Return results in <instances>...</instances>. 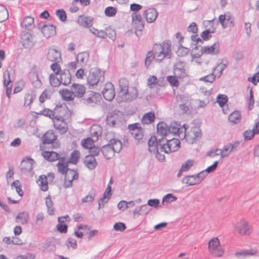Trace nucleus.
<instances>
[{"label":"nucleus","instance_id":"nucleus-33","mask_svg":"<svg viewBox=\"0 0 259 259\" xmlns=\"http://www.w3.org/2000/svg\"><path fill=\"white\" fill-rule=\"evenodd\" d=\"M47 177L45 175H41L39 177L37 183L41 190L46 191L48 190V182Z\"/></svg>","mask_w":259,"mask_h":259},{"label":"nucleus","instance_id":"nucleus-24","mask_svg":"<svg viewBox=\"0 0 259 259\" xmlns=\"http://www.w3.org/2000/svg\"><path fill=\"white\" fill-rule=\"evenodd\" d=\"M84 163L90 169H94L97 165V162L93 155H87L84 159Z\"/></svg>","mask_w":259,"mask_h":259},{"label":"nucleus","instance_id":"nucleus-18","mask_svg":"<svg viewBox=\"0 0 259 259\" xmlns=\"http://www.w3.org/2000/svg\"><path fill=\"white\" fill-rule=\"evenodd\" d=\"M219 20L224 28L231 27L234 25V19L229 14L220 15Z\"/></svg>","mask_w":259,"mask_h":259},{"label":"nucleus","instance_id":"nucleus-41","mask_svg":"<svg viewBox=\"0 0 259 259\" xmlns=\"http://www.w3.org/2000/svg\"><path fill=\"white\" fill-rule=\"evenodd\" d=\"M89 229L87 226L80 225L78 227L77 230L75 231V235L78 238H81L84 234L88 233Z\"/></svg>","mask_w":259,"mask_h":259},{"label":"nucleus","instance_id":"nucleus-55","mask_svg":"<svg viewBox=\"0 0 259 259\" xmlns=\"http://www.w3.org/2000/svg\"><path fill=\"white\" fill-rule=\"evenodd\" d=\"M49 78L50 83L53 87H58L61 83L60 79H59L55 74H51Z\"/></svg>","mask_w":259,"mask_h":259},{"label":"nucleus","instance_id":"nucleus-47","mask_svg":"<svg viewBox=\"0 0 259 259\" xmlns=\"http://www.w3.org/2000/svg\"><path fill=\"white\" fill-rule=\"evenodd\" d=\"M8 13L5 7L0 5V22L6 20L8 18Z\"/></svg>","mask_w":259,"mask_h":259},{"label":"nucleus","instance_id":"nucleus-46","mask_svg":"<svg viewBox=\"0 0 259 259\" xmlns=\"http://www.w3.org/2000/svg\"><path fill=\"white\" fill-rule=\"evenodd\" d=\"M22 39L23 46L28 47L32 43V36L30 33H25L23 35Z\"/></svg>","mask_w":259,"mask_h":259},{"label":"nucleus","instance_id":"nucleus-63","mask_svg":"<svg viewBox=\"0 0 259 259\" xmlns=\"http://www.w3.org/2000/svg\"><path fill=\"white\" fill-rule=\"evenodd\" d=\"M39 114L47 117H49L51 118H54V112L52 110L49 109H44V110H41Z\"/></svg>","mask_w":259,"mask_h":259},{"label":"nucleus","instance_id":"nucleus-39","mask_svg":"<svg viewBox=\"0 0 259 259\" xmlns=\"http://www.w3.org/2000/svg\"><path fill=\"white\" fill-rule=\"evenodd\" d=\"M155 118V114L153 112H148L144 115L142 122L143 124H150L153 122Z\"/></svg>","mask_w":259,"mask_h":259},{"label":"nucleus","instance_id":"nucleus-44","mask_svg":"<svg viewBox=\"0 0 259 259\" xmlns=\"http://www.w3.org/2000/svg\"><path fill=\"white\" fill-rule=\"evenodd\" d=\"M81 144L84 148L90 150L94 146V141L91 138H87L82 140Z\"/></svg>","mask_w":259,"mask_h":259},{"label":"nucleus","instance_id":"nucleus-16","mask_svg":"<svg viewBox=\"0 0 259 259\" xmlns=\"http://www.w3.org/2000/svg\"><path fill=\"white\" fill-rule=\"evenodd\" d=\"M71 90L75 97L78 98L83 97L86 92V88L82 84L74 83L72 84Z\"/></svg>","mask_w":259,"mask_h":259},{"label":"nucleus","instance_id":"nucleus-23","mask_svg":"<svg viewBox=\"0 0 259 259\" xmlns=\"http://www.w3.org/2000/svg\"><path fill=\"white\" fill-rule=\"evenodd\" d=\"M144 16L149 23L154 22L157 17V12L154 9H149L144 12Z\"/></svg>","mask_w":259,"mask_h":259},{"label":"nucleus","instance_id":"nucleus-40","mask_svg":"<svg viewBox=\"0 0 259 259\" xmlns=\"http://www.w3.org/2000/svg\"><path fill=\"white\" fill-rule=\"evenodd\" d=\"M183 181L189 186L196 185L200 182L199 178L194 176H187L184 178Z\"/></svg>","mask_w":259,"mask_h":259},{"label":"nucleus","instance_id":"nucleus-13","mask_svg":"<svg viewBox=\"0 0 259 259\" xmlns=\"http://www.w3.org/2000/svg\"><path fill=\"white\" fill-rule=\"evenodd\" d=\"M102 95L107 100L111 101L114 99L115 95L114 87L111 82H107L105 84Z\"/></svg>","mask_w":259,"mask_h":259},{"label":"nucleus","instance_id":"nucleus-51","mask_svg":"<svg viewBox=\"0 0 259 259\" xmlns=\"http://www.w3.org/2000/svg\"><path fill=\"white\" fill-rule=\"evenodd\" d=\"M256 253V251L254 249H250V250H242L240 252H237L235 253V255L237 256H239L240 255L242 256H245L247 255H254Z\"/></svg>","mask_w":259,"mask_h":259},{"label":"nucleus","instance_id":"nucleus-30","mask_svg":"<svg viewBox=\"0 0 259 259\" xmlns=\"http://www.w3.org/2000/svg\"><path fill=\"white\" fill-rule=\"evenodd\" d=\"M59 93L62 98L66 101H71L74 99V95L72 91H70L68 89H62L60 91Z\"/></svg>","mask_w":259,"mask_h":259},{"label":"nucleus","instance_id":"nucleus-25","mask_svg":"<svg viewBox=\"0 0 259 259\" xmlns=\"http://www.w3.org/2000/svg\"><path fill=\"white\" fill-rule=\"evenodd\" d=\"M157 134L162 136L165 137L170 134V130L167 125L164 122H160L157 125Z\"/></svg>","mask_w":259,"mask_h":259},{"label":"nucleus","instance_id":"nucleus-28","mask_svg":"<svg viewBox=\"0 0 259 259\" xmlns=\"http://www.w3.org/2000/svg\"><path fill=\"white\" fill-rule=\"evenodd\" d=\"M41 31L46 37H50L55 34V27L51 24L45 25L41 28Z\"/></svg>","mask_w":259,"mask_h":259},{"label":"nucleus","instance_id":"nucleus-42","mask_svg":"<svg viewBox=\"0 0 259 259\" xmlns=\"http://www.w3.org/2000/svg\"><path fill=\"white\" fill-rule=\"evenodd\" d=\"M203 55L202 47L200 49L198 47H195L193 50L192 53V60L197 62V59H199Z\"/></svg>","mask_w":259,"mask_h":259},{"label":"nucleus","instance_id":"nucleus-37","mask_svg":"<svg viewBox=\"0 0 259 259\" xmlns=\"http://www.w3.org/2000/svg\"><path fill=\"white\" fill-rule=\"evenodd\" d=\"M57 166L59 172L62 175H64L66 171L69 169L68 168V162L65 161L63 159H60L59 161L57 164Z\"/></svg>","mask_w":259,"mask_h":259},{"label":"nucleus","instance_id":"nucleus-52","mask_svg":"<svg viewBox=\"0 0 259 259\" xmlns=\"http://www.w3.org/2000/svg\"><path fill=\"white\" fill-rule=\"evenodd\" d=\"M105 32L107 34V37L111 39H114L116 37V31L111 26H107L105 28Z\"/></svg>","mask_w":259,"mask_h":259},{"label":"nucleus","instance_id":"nucleus-31","mask_svg":"<svg viewBox=\"0 0 259 259\" xmlns=\"http://www.w3.org/2000/svg\"><path fill=\"white\" fill-rule=\"evenodd\" d=\"M34 26V19L29 16L26 17L21 23V27L26 30L32 28Z\"/></svg>","mask_w":259,"mask_h":259},{"label":"nucleus","instance_id":"nucleus-10","mask_svg":"<svg viewBox=\"0 0 259 259\" xmlns=\"http://www.w3.org/2000/svg\"><path fill=\"white\" fill-rule=\"evenodd\" d=\"M202 136L200 127L195 125L192 126L190 130L185 133V137L188 142L193 143L199 139Z\"/></svg>","mask_w":259,"mask_h":259},{"label":"nucleus","instance_id":"nucleus-21","mask_svg":"<svg viewBox=\"0 0 259 259\" xmlns=\"http://www.w3.org/2000/svg\"><path fill=\"white\" fill-rule=\"evenodd\" d=\"M132 25L136 28V33L138 30H141L144 28V25L142 23V17L140 14L134 13L132 15Z\"/></svg>","mask_w":259,"mask_h":259},{"label":"nucleus","instance_id":"nucleus-6","mask_svg":"<svg viewBox=\"0 0 259 259\" xmlns=\"http://www.w3.org/2000/svg\"><path fill=\"white\" fill-rule=\"evenodd\" d=\"M234 231L239 235L249 236L252 233L251 225L245 220H241L234 227Z\"/></svg>","mask_w":259,"mask_h":259},{"label":"nucleus","instance_id":"nucleus-19","mask_svg":"<svg viewBox=\"0 0 259 259\" xmlns=\"http://www.w3.org/2000/svg\"><path fill=\"white\" fill-rule=\"evenodd\" d=\"M202 49L203 55H215L219 52V44L214 43L210 46H203Z\"/></svg>","mask_w":259,"mask_h":259},{"label":"nucleus","instance_id":"nucleus-48","mask_svg":"<svg viewBox=\"0 0 259 259\" xmlns=\"http://www.w3.org/2000/svg\"><path fill=\"white\" fill-rule=\"evenodd\" d=\"M167 81L169 84L175 87H178L179 85V81L178 77L176 76L169 75L166 77Z\"/></svg>","mask_w":259,"mask_h":259},{"label":"nucleus","instance_id":"nucleus-22","mask_svg":"<svg viewBox=\"0 0 259 259\" xmlns=\"http://www.w3.org/2000/svg\"><path fill=\"white\" fill-rule=\"evenodd\" d=\"M57 138V136L54 132L50 130L47 131L42 137V142L44 144H52L54 143Z\"/></svg>","mask_w":259,"mask_h":259},{"label":"nucleus","instance_id":"nucleus-60","mask_svg":"<svg viewBox=\"0 0 259 259\" xmlns=\"http://www.w3.org/2000/svg\"><path fill=\"white\" fill-rule=\"evenodd\" d=\"M33 96L31 94L27 93L24 96V105L29 106L33 102Z\"/></svg>","mask_w":259,"mask_h":259},{"label":"nucleus","instance_id":"nucleus-54","mask_svg":"<svg viewBox=\"0 0 259 259\" xmlns=\"http://www.w3.org/2000/svg\"><path fill=\"white\" fill-rule=\"evenodd\" d=\"M104 12L106 16L114 17L117 13V9L113 7H108L105 9Z\"/></svg>","mask_w":259,"mask_h":259},{"label":"nucleus","instance_id":"nucleus-14","mask_svg":"<svg viewBox=\"0 0 259 259\" xmlns=\"http://www.w3.org/2000/svg\"><path fill=\"white\" fill-rule=\"evenodd\" d=\"M11 188L12 189L16 190L19 195V197L16 199H14L10 196L8 197V199L10 202H11L13 204L17 203L20 200L23 195V192L21 189L20 182L18 180L14 181L11 185Z\"/></svg>","mask_w":259,"mask_h":259},{"label":"nucleus","instance_id":"nucleus-57","mask_svg":"<svg viewBox=\"0 0 259 259\" xmlns=\"http://www.w3.org/2000/svg\"><path fill=\"white\" fill-rule=\"evenodd\" d=\"M217 101L221 107H223L228 101L226 95L220 94L217 97Z\"/></svg>","mask_w":259,"mask_h":259},{"label":"nucleus","instance_id":"nucleus-49","mask_svg":"<svg viewBox=\"0 0 259 259\" xmlns=\"http://www.w3.org/2000/svg\"><path fill=\"white\" fill-rule=\"evenodd\" d=\"M90 31L92 33L99 37L103 38L107 37V34L105 32V30H99L95 28H92L90 29Z\"/></svg>","mask_w":259,"mask_h":259},{"label":"nucleus","instance_id":"nucleus-20","mask_svg":"<svg viewBox=\"0 0 259 259\" xmlns=\"http://www.w3.org/2000/svg\"><path fill=\"white\" fill-rule=\"evenodd\" d=\"M47 59L51 62H59L62 59L61 53L55 49H50L47 55Z\"/></svg>","mask_w":259,"mask_h":259},{"label":"nucleus","instance_id":"nucleus-58","mask_svg":"<svg viewBox=\"0 0 259 259\" xmlns=\"http://www.w3.org/2000/svg\"><path fill=\"white\" fill-rule=\"evenodd\" d=\"M8 80H7L6 79L4 80V83L7 88V90H6L7 95L8 97V98H10V94H11V92L12 85L11 84H10V83L11 82V80H10V74L9 72L8 73Z\"/></svg>","mask_w":259,"mask_h":259},{"label":"nucleus","instance_id":"nucleus-4","mask_svg":"<svg viewBox=\"0 0 259 259\" xmlns=\"http://www.w3.org/2000/svg\"><path fill=\"white\" fill-rule=\"evenodd\" d=\"M129 83L125 78H121L118 82V89L116 99L119 102H126L136 98L138 95L136 89L135 93H132L128 90Z\"/></svg>","mask_w":259,"mask_h":259},{"label":"nucleus","instance_id":"nucleus-9","mask_svg":"<svg viewBox=\"0 0 259 259\" xmlns=\"http://www.w3.org/2000/svg\"><path fill=\"white\" fill-rule=\"evenodd\" d=\"M104 78V73L99 69H91L87 77V83L90 85H97L99 81Z\"/></svg>","mask_w":259,"mask_h":259},{"label":"nucleus","instance_id":"nucleus-2","mask_svg":"<svg viewBox=\"0 0 259 259\" xmlns=\"http://www.w3.org/2000/svg\"><path fill=\"white\" fill-rule=\"evenodd\" d=\"M171 55V44L167 41L161 44H155L153 47V51L148 52L145 63L148 67L152 60L157 62L162 61L165 58H169Z\"/></svg>","mask_w":259,"mask_h":259},{"label":"nucleus","instance_id":"nucleus-32","mask_svg":"<svg viewBox=\"0 0 259 259\" xmlns=\"http://www.w3.org/2000/svg\"><path fill=\"white\" fill-rule=\"evenodd\" d=\"M229 121L233 124H238L241 120V114L240 112L235 111L231 113L229 116Z\"/></svg>","mask_w":259,"mask_h":259},{"label":"nucleus","instance_id":"nucleus-1","mask_svg":"<svg viewBox=\"0 0 259 259\" xmlns=\"http://www.w3.org/2000/svg\"><path fill=\"white\" fill-rule=\"evenodd\" d=\"M180 145V142L177 138H172L167 140L166 144H162L160 140L158 142L157 141L155 136L151 137L148 142L149 151L159 161H163L165 159L164 155L160 152L169 153L175 152L179 149Z\"/></svg>","mask_w":259,"mask_h":259},{"label":"nucleus","instance_id":"nucleus-7","mask_svg":"<svg viewBox=\"0 0 259 259\" xmlns=\"http://www.w3.org/2000/svg\"><path fill=\"white\" fill-rule=\"evenodd\" d=\"M208 249L210 253L214 256L221 257L224 253V249L217 237H214L209 241Z\"/></svg>","mask_w":259,"mask_h":259},{"label":"nucleus","instance_id":"nucleus-38","mask_svg":"<svg viewBox=\"0 0 259 259\" xmlns=\"http://www.w3.org/2000/svg\"><path fill=\"white\" fill-rule=\"evenodd\" d=\"M68 216L64 217H60L58 218L59 224L57 225V229L61 233H66L67 231V226L64 224V220H66L68 218Z\"/></svg>","mask_w":259,"mask_h":259},{"label":"nucleus","instance_id":"nucleus-56","mask_svg":"<svg viewBox=\"0 0 259 259\" xmlns=\"http://www.w3.org/2000/svg\"><path fill=\"white\" fill-rule=\"evenodd\" d=\"M91 134L93 136H99L101 134V127L97 125H93L91 128Z\"/></svg>","mask_w":259,"mask_h":259},{"label":"nucleus","instance_id":"nucleus-62","mask_svg":"<svg viewBox=\"0 0 259 259\" xmlns=\"http://www.w3.org/2000/svg\"><path fill=\"white\" fill-rule=\"evenodd\" d=\"M254 133L252 130H246L243 134L244 138L245 140H250L254 136Z\"/></svg>","mask_w":259,"mask_h":259},{"label":"nucleus","instance_id":"nucleus-3","mask_svg":"<svg viewBox=\"0 0 259 259\" xmlns=\"http://www.w3.org/2000/svg\"><path fill=\"white\" fill-rule=\"evenodd\" d=\"M60 112L58 116H55L53 118V123L55 128L60 134L66 133L68 129L67 121L71 120V113L66 106L61 107L56 109Z\"/></svg>","mask_w":259,"mask_h":259},{"label":"nucleus","instance_id":"nucleus-53","mask_svg":"<svg viewBox=\"0 0 259 259\" xmlns=\"http://www.w3.org/2000/svg\"><path fill=\"white\" fill-rule=\"evenodd\" d=\"M58 62H54L50 66L51 70L54 73V74L55 75H58L62 72L61 66Z\"/></svg>","mask_w":259,"mask_h":259},{"label":"nucleus","instance_id":"nucleus-29","mask_svg":"<svg viewBox=\"0 0 259 259\" xmlns=\"http://www.w3.org/2000/svg\"><path fill=\"white\" fill-rule=\"evenodd\" d=\"M41 155L45 159L50 161L57 160L59 158V155L57 153L53 151H44L41 153Z\"/></svg>","mask_w":259,"mask_h":259},{"label":"nucleus","instance_id":"nucleus-27","mask_svg":"<svg viewBox=\"0 0 259 259\" xmlns=\"http://www.w3.org/2000/svg\"><path fill=\"white\" fill-rule=\"evenodd\" d=\"M149 212V207L146 205H144L140 207H136L133 211L134 218H138L140 215H146Z\"/></svg>","mask_w":259,"mask_h":259},{"label":"nucleus","instance_id":"nucleus-45","mask_svg":"<svg viewBox=\"0 0 259 259\" xmlns=\"http://www.w3.org/2000/svg\"><path fill=\"white\" fill-rule=\"evenodd\" d=\"M194 164V161L192 160H188L182 165L180 171L178 174L180 176L182 172H184L189 170Z\"/></svg>","mask_w":259,"mask_h":259},{"label":"nucleus","instance_id":"nucleus-8","mask_svg":"<svg viewBox=\"0 0 259 259\" xmlns=\"http://www.w3.org/2000/svg\"><path fill=\"white\" fill-rule=\"evenodd\" d=\"M78 178L79 174L76 170L72 169L68 170L64 174L62 187L65 189L71 187L73 182L77 181Z\"/></svg>","mask_w":259,"mask_h":259},{"label":"nucleus","instance_id":"nucleus-36","mask_svg":"<svg viewBox=\"0 0 259 259\" xmlns=\"http://www.w3.org/2000/svg\"><path fill=\"white\" fill-rule=\"evenodd\" d=\"M111 186L108 185L106 190L104 193L103 197L101 199L100 201L99 202V209L101 208V203L107 202L111 196Z\"/></svg>","mask_w":259,"mask_h":259},{"label":"nucleus","instance_id":"nucleus-35","mask_svg":"<svg viewBox=\"0 0 259 259\" xmlns=\"http://www.w3.org/2000/svg\"><path fill=\"white\" fill-rule=\"evenodd\" d=\"M29 219V214L26 212L19 213L16 218V222L22 225L27 223Z\"/></svg>","mask_w":259,"mask_h":259},{"label":"nucleus","instance_id":"nucleus-26","mask_svg":"<svg viewBox=\"0 0 259 259\" xmlns=\"http://www.w3.org/2000/svg\"><path fill=\"white\" fill-rule=\"evenodd\" d=\"M78 23L84 27H89L93 24V19L90 17L81 15L77 19Z\"/></svg>","mask_w":259,"mask_h":259},{"label":"nucleus","instance_id":"nucleus-50","mask_svg":"<svg viewBox=\"0 0 259 259\" xmlns=\"http://www.w3.org/2000/svg\"><path fill=\"white\" fill-rule=\"evenodd\" d=\"M46 203L48 208V212L50 215H53L54 213V209L53 202L50 197L46 198Z\"/></svg>","mask_w":259,"mask_h":259},{"label":"nucleus","instance_id":"nucleus-59","mask_svg":"<svg viewBox=\"0 0 259 259\" xmlns=\"http://www.w3.org/2000/svg\"><path fill=\"white\" fill-rule=\"evenodd\" d=\"M94 198V193H89L88 195H87L81 199V203H91L93 201Z\"/></svg>","mask_w":259,"mask_h":259},{"label":"nucleus","instance_id":"nucleus-11","mask_svg":"<svg viewBox=\"0 0 259 259\" xmlns=\"http://www.w3.org/2000/svg\"><path fill=\"white\" fill-rule=\"evenodd\" d=\"M128 129L132 136L137 141H142L143 137V130L140 123H135L129 124Z\"/></svg>","mask_w":259,"mask_h":259},{"label":"nucleus","instance_id":"nucleus-64","mask_svg":"<svg viewBox=\"0 0 259 259\" xmlns=\"http://www.w3.org/2000/svg\"><path fill=\"white\" fill-rule=\"evenodd\" d=\"M56 14L61 21H65L66 20V14L63 10H57Z\"/></svg>","mask_w":259,"mask_h":259},{"label":"nucleus","instance_id":"nucleus-34","mask_svg":"<svg viewBox=\"0 0 259 259\" xmlns=\"http://www.w3.org/2000/svg\"><path fill=\"white\" fill-rule=\"evenodd\" d=\"M61 83L65 85L69 84L71 81V76L70 73L67 71L61 72L60 74Z\"/></svg>","mask_w":259,"mask_h":259},{"label":"nucleus","instance_id":"nucleus-15","mask_svg":"<svg viewBox=\"0 0 259 259\" xmlns=\"http://www.w3.org/2000/svg\"><path fill=\"white\" fill-rule=\"evenodd\" d=\"M34 161L33 159L26 157L24 158L20 164V170L23 173H27L32 171Z\"/></svg>","mask_w":259,"mask_h":259},{"label":"nucleus","instance_id":"nucleus-5","mask_svg":"<svg viewBox=\"0 0 259 259\" xmlns=\"http://www.w3.org/2000/svg\"><path fill=\"white\" fill-rule=\"evenodd\" d=\"M121 148L122 144L120 141L112 139L108 144L102 147V152L104 157L109 159L114 156L115 152H119Z\"/></svg>","mask_w":259,"mask_h":259},{"label":"nucleus","instance_id":"nucleus-43","mask_svg":"<svg viewBox=\"0 0 259 259\" xmlns=\"http://www.w3.org/2000/svg\"><path fill=\"white\" fill-rule=\"evenodd\" d=\"M80 152L78 150H74L70 154L69 162L71 163L76 164L80 158Z\"/></svg>","mask_w":259,"mask_h":259},{"label":"nucleus","instance_id":"nucleus-61","mask_svg":"<svg viewBox=\"0 0 259 259\" xmlns=\"http://www.w3.org/2000/svg\"><path fill=\"white\" fill-rule=\"evenodd\" d=\"M215 78V77L213 73H211L205 76L201 77L199 80L201 81L212 83L214 81Z\"/></svg>","mask_w":259,"mask_h":259},{"label":"nucleus","instance_id":"nucleus-12","mask_svg":"<svg viewBox=\"0 0 259 259\" xmlns=\"http://www.w3.org/2000/svg\"><path fill=\"white\" fill-rule=\"evenodd\" d=\"M121 114L119 111H112L108 113L106 121L110 126L114 127L117 123L120 121Z\"/></svg>","mask_w":259,"mask_h":259},{"label":"nucleus","instance_id":"nucleus-17","mask_svg":"<svg viewBox=\"0 0 259 259\" xmlns=\"http://www.w3.org/2000/svg\"><path fill=\"white\" fill-rule=\"evenodd\" d=\"M233 145L229 144L224 147L223 149H217L215 151H211L210 153L211 156H214L215 155H220L221 157H226L231 152L233 149Z\"/></svg>","mask_w":259,"mask_h":259}]
</instances>
